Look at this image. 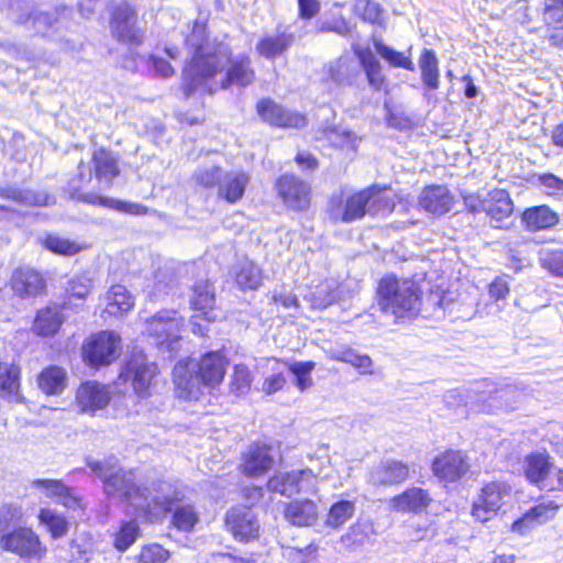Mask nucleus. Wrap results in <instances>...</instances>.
<instances>
[{
    "label": "nucleus",
    "mask_w": 563,
    "mask_h": 563,
    "mask_svg": "<svg viewBox=\"0 0 563 563\" xmlns=\"http://www.w3.org/2000/svg\"><path fill=\"white\" fill-rule=\"evenodd\" d=\"M255 79V71L249 56L231 58L225 44H218L214 54L196 62L184 71V93L189 97L201 89L213 93L231 85L246 87Z\"/></svg>",
    "instance_id": "obj_1"
},
{
    "label": "nucleus",
    "mask_w": 563,
    "mask_h": 563,
    "mask_svg": "<svg viewBox=\"0 0 563 563\" xmlns=\"http://www.w3.org/2000/svg\"><path fill=\"white\" fill-rule=\"evenodd\" d=\"M419 284H378L377 305L384 314L394 317L396 323L415 320L420 312L430 316L453 302V292L433 284L426 291L415 287Z\"/></svg>",
    "instance_id": "obj_2"
},
{
    "label": "nucleus",
    "mask_w": 563,
    "mask_h": 563,
    "mask_svg": "<svg viewBox=\"0 0 563 563\" xmlns=\"http://www.w3.org/2000/svg\"><path fill=\"white\" fill-rule=\"evenodd\" d=\"M229 360L223 350L208 351L198 360L183 358L173 371V382L179 396L191 399L200 393V386L216 388L225 377Z\"/></svg>",
    "instance_id": "obj_3"
},
{
    "label": "nucleus",
    "mask_w": 563,
    "mask_h": 563,
    "mask_svg": "<svg viewBox=\"0 0 563 563\" xmlns=\"http://www.w3.org/2000/svg\"><path fill=\"white\" fill-rule=\"evenodd\" d=\"M393 208L394 202L384 190L369 187L352 195L345 202L341 196H333L328 205V213L334 222H352L366 213L390 212Z\"/></svg>",
    "instance_id": "obj_4"
},
{
    "label": "nucleus",
    "mask_w": 563,
    "mask_h": 563,
    "mask_svg": "<svg viewBox=\"0 0 563 563\" xmlns=\"http://www.w3.org/2000/svg\"><path fill=\"white\" fill-rule=\"evenodd\" d=\"M0 549L23 563H41L48 554L42 536L27 525L15 526L0 534Z\"/></svg>",
    "instance_id": "obj_5"
},
{
    "label": "nucleus",
    "mask_w": 563,
    "mask_h": 563,
    "mask_svg": "<svg viewBox=\"0 0 563 563\" xmlns=\"http://www.w3.org/2000/svg\"><path fill=\"white\" fill-rule=\"evenodd\" d=\"M120 345V335L112 331L92 333L81 345V358L93 369L109 366L118 358Z\"/></svg>",
    "instance_id": "obj_6"
},
{
    "label": "nucleus",
    "mask_w": 563,
    "mask_h": 563,
    "mask_svg": "<svg viewBox=\"0 0 563 563\" xmlns=\"http://www.w3.org/2000/svg\"><path fill=\"white\" fill-rule=\"evenodd\" d=\"M278 443L258 439L252 441L241 453L238 470L247 478H260L267 475L276 465L275 451Z\"/></svg>",
    "instance_id": "obj_7"
},
{
    "label": "nucleus",
    "mask_w": 563,
    "mask_h": 563,
    "mask_svg": "<svg viewBox=\"0 0 563 563\" xmlns=\"http://www.w3.org/2000/svg\"><path fill=\"white\" fill-rule=\"evenodd\" d=\"M511 487L503 481L484 483L471 506V516L476 522L486 523L498 516L510 496Z\"/></svg>",
    "instance_id": "obj_8"
},
{
    "label": "nucleus",
    "mask_w": 563,
    "mask_h": 563,
    "mask_svg": "<svg viewBox=\"0 0 563 563\" xmlns=\"http://www.w3.org/2000/svg\"><path fill=\"white\" fill-rule=\"evenodd\" d=\"M223 527L240 543H252L261 537L257 515L246 505H234L223 517Z\"/></svg>",
    "instance_id": "obj_9"
},
{
    "label": "nucleus",
    "mask_w": 563,
    "mask_h": 563,
    "mask_svg": "<svg viewBox=\"0 0 563 563\" xmlns=\"http://www.w3.org/2000/svg\"><path fill=\"white\" fill-rule=\"evenodd\" d=\"M161 371L155 362H148L140 356H131L124 364L120 378L129 383L133 391L141 398L152 395Z\"/></svg>",
    "instance_id": "obj_10"
},
{
    "label": "nucleus",
    "mask_w": 563,
    "mask_h": 563,
    "mask_svg": "<svg viewBox=\"0 0 563 563\" xmlns=\"http://www.w3.org/2000/svg\"><path fill=\"white\" fill-rule=\"evenodd\" d=\"M430 467L433 476L445 485L462 481L471 471L466 452L454 448H448L437 454Z\"/></svg>",
    "instance_id": "obj_11"
},
{
    "label": "nucleus",
    "mask_w": 563,
    "mask_h": 563,
    "mask_svg": "<svg viewBox=\"0 0 563 563\" xmlns=\"http://www.w3.org/2000/svg\"><path fill=\"white\" fill-rule=\"evenodd\" d=\"M317 474L310 468L279 472L272 475L266 486L269 492L285 497H292L301 493L316 490Z\"/></svg>",
    "instance_id": "obj_12"
},
{
    "label": "nucleus",
    "mask_w": 563,
    "mask_h": 563,
    "mask_svg": "<svg viewBox=\"0 0 563 563\" xmlns=\"http://www.w3.org/2000/svg\"><path fill=\"white\" fill-rule=\"evenodd\" d=\"M184 320L175 310H161L146 320L145 335L159 347L170 349L180 340Z\"/></svg>",
    "instance_id": "obj_13"
},
{
    "label": "nucleus",
    "mask_w": 563,
    "mask_h": 563,
    "mask_svg": "<svg viewBox=\"0 0 563 563\" xmlns=\"http://www.w3.org/2000/svg\"><path fill=\"white\" fill-rule=\"evenodd\" d=\"M108 496H119L125 504L135 509L148 499L147 487L136 484L125 471H118L102 478Z\"/></svg>",
    "instance_id": "obj_14"
},
{
    "label": "nucleus",
    "mask_w": 563,
    "mask_h": 563,
    "mask_svg": "<svg viewBox=\"0 0 563 563\" xmlns=\"http://www.w3.org/2000/svg\"><path fill=\"white\" fill-rule=\"evenodd\" d=\"M433 505V496L427 488L409 486L394 495L389 501V509L397 514L421 516L428 514Z\"/></svg>",
    "instance_id": "obj_15"
},
{
    "label": "nucleus",
    "mask_w": 563,
    "mask_h": 563,
    "mask_svg": "<svg viewBox=\"0 0 563 563\" xmlns=\"http://www.w3.org/2000/svg\"><path fill=\"white\" fill-rule=\"evenodd\" d=\"M209 286L210 284H195L192 288L194 295L190 305L199 313L191 318V331L199 336H206L208 332V329L202 327L200 320L208 323L217 320V314L214 313L216 297Z\"/></svg>",
    "instance_id": "obj_16"
},
{
    "label": "nucleus",
    "mask_w": 563,
    "mask_h": 563,
    "mask_svg": "<svg viewBox=\"0 0 563 563\" xmlns=\"http://www.w3.org/2000/svg\"><path fill=\"white\" fill-rule=\"evenodd\" d=\"M111 391L108 385L97 380H86L79 384L75 394V405L80 413L95 415L107 408L111 401Z\"/></svg>",
    "instance_id": "obj_17"
},
{
    "label": "nucleus",
    "mask_w": 563,
    "mask_h": 563,
    "mask_svg": "<svg viewBox=\"0 0 563 563\" xmlns=\"http://www.w3.org/2000/svg\"><path fill=\"white\" fill-rule=\"evenodd\" d=\"M111 32L120 42L139 44L142 32L136 26V13L129 3H120L112 12Z\"/></svg>",
    "instance_id": "obj_18"
},
{
    "label": "nucleus",
    "mask_w": 563,
    "mask_h": 563,
    "mask_svg": "<svg viewBox=\"0 0 563 563\" xmlns=\"http://www.w3.org/2000/svg\"><path fill=\"white\" fill-rule=\"evenodd\" d=\"M69 186V197L71 199L92 206H101L121 213L132 216H144L148 213V208L144 205L120 200L112 197L101 196L96 192L80 194L79 187L73 186L71 184Z\"/></svg>",
    "instance_id": "obj_19"
},
{
    "label": "nucleus",
    "mask_w": 563,
    "mask_h": 563,
    "mask_svg": "<svg viewBox=\"0 0 563 563\" xmlns=\"http://www.w3.org/2000/svg\"><path fill=\"white\" fill-rule=\"evenodd\" d=\"M181 498L166 496L161 501L164 512H170V526L180 532H192L200 521V516L194 504L179 505Z\"/></svg>",
    "instance_id": "obj_20"
},
{
    "label": "nucleus",
    "mask_w": 563,
    "mask_h": 563,
    "mask_svg": "<svg viewBox=\"0 0 563 563\" xmlns=\"http://www.w3.org/2000/svg\"><path fill=\"white\" fill-rule=\"evenodd\" d=\"M278 196L294 210H306L310 206V187L294 175H284L277 183Z\"/></svg>",
    "instance_id": "obj_21"
},
{
    "label": "nucleus",
    "mask_w": 563,
    "mask_h": 563,
    "mask_svg": "<svg viewBox=\"0 0 563 563\" xmlns=\"http://www.w3.org/2000/svg\"><path fill=\"white\" fill-rule=\"evenodd\" d=\"M410 478V464L396 459L382 461L371 473V481L376 487L399 486Z\"/></svg>",
    "instance_id": "obj_22"
},
{
    "label": "nucleus",
    "mask_w": 563,
    "mask_h": 563,
    "mask_svg": "<svg viewBox=\"0 0 563 563\" xmlns=\"http://www.w3.org/2000/svg\"><path fill=\"white\" fill-rule=\"evenodd\" d=\"M63 310L64 307L57 303L38 309L31 324L32 333L42 339L58 334L65 322Z\"/></svg>",
    "instance_id": "obj_23"
},
{
    "label": "nucleus",
    "mask_w": 563,
    "mask_h": 563,
    "mask_svg": "<svg viewBox=\"0 0 563 563\" xmlns=\"http://www.w3.org/2000/svg\"><path fill=\"white\" fill-rule=\"evenodd\" d=\"M257 113L267 123L282 128H302L307 120L303 114L288 112L271 99H263L257 103Z\"/></svg>",
    "instance_id": "obj_24"
},
{
    "label": "nucleus",
    "mask_w": 563,
    "mask_h": 563,
    "mask_svg": "<svg viewBox=\"0 0 563 563\" xmlns=\"http://www.w3.org/2000/svg\"><path fill=\"white\" fill-rule=\"evenodd\" d=\"M295 34L288 27H277L275 32L265 34L256 44V53L274 59L286 53L295 42Z\"/></svg>",
    "instance_id": "obj_25"
},
{
    "label": "nucleus",
    "mask_w": 563,
    "mask_h": 563,
    "mask_svg": "<svg viewBox=\"0 0 563 563\" xmlns=\"http://www.w3.org/2000/svg\"><path fill=\"white\" fill-rule=\"evenodd\" d=\"M560 509V505L554 500L539 503L529 508L521 517L516 519L510 530L518 534H525L531 523H544L555 517Z\"/></svg>",
    "instance_id": "obj_26"
},
{
    "label": "nucleus",
    "mask_w": 563,
    "mask_h": 563,
    "mask_svg": "<svg viewBox=\"0 0 563 563\" xmlns=\"http://www.w3.org/2000/svg\"><path fill=\"white\" fill-rule=\"evenodd\" d=\"M553 461L548 452H531L523 459V476L531 485L544 483L551 475Z\"/></svg>",
    "instance_id": "obj_27"
},
{
    "label": "nucleus",
    "mask_w": 563,
    "mask_h": 563,
    "mask_svg": "<svg viewBox=\"0 0 563 563\" xmlns=\"http://www.w3.org/2000/svg\"><path fill=\"white\" fill-rule=\"evenodd\" d=\"M68 385L66 368L59 365H47L36 376V386L45 396L60 395Z\"/></svg>",
    "instance_id": "obj_28"
},
{
    "label": "nucleus",
    "mask_w": 563,
    "mask_h": 563,
    "mask_svg": "<svg viewBox=\"0 0 563 563\" xmlns=\"http://www.w3.org/2000/svg\"><path fill=\"white\" fill-rule=\"evenodd\" d=\"M453 200V196L446 187L429 186L422 190L419 206L429 213L441 216L451 210Z\"/></svg>",
    "instance_id": "obj_29"
},
{
    "label": "nucleus",
    "mask_w": 563,
    "mask_h": 563,
    "mask_svg": "<svg viewBox=\"0 0 563 563\" xmlns=\"http://www.w3.org/2000/svg\"><path fill=\"white\" fill-rule=\"evenodd\" d=\"M283 516L292 526L308 527L318 519V506L311 499L289 501L284 506Z\"/></svg>",
    "instance_id": "obj_30"
},
{
    "label": "nucleus",
    "mask_w": 563,
    "mask_h": 563,
    "mask_svg": "<svg viewBox=\"0 0 563 563\" xmlns=\"http://www.w3.org/2000/svg\"><path fill=\"white\" fill-rule=\"evenodd\" d=\"M374 534V525L368 520L358 519L340 537L339 542L346 551H356L369 544Z\"/></svg>",
    "instance_id": "obj_31"
},
{
    "label": "nucleus",
    "mask_w": 563,
    "mask_h": 563,
    "mask_svg": "<svg viewBox=\"0 0 563 563\" xmlns=\"http://www.w3.org/2000/svg\"><path fill=\"white\" fill-rule=\"evenodd\" d=\"M249 181L250 177L243 170H224L218 188V196L230 203H235L243 197Z\"/></svg>",
    "instance_id": "obj_32"
},
{
    "label": "nucleus",
    "mask_w": 563,
    "mask_h": 563,
    "mask_svg": "<svg viewBox=\"0 0 563 563\" xmlns=\"http://www.w3.org/2000/svg\"><path fill=\"white\" fill-rule=\"evenodd\" d=\"M185 45L190 49V53H192L194 56L192 60L186 66L184 71L188 67H191L196 62L212 56L217 47V45L211 47L207 42L206 24L199 21H195L190 34L186 35Z\"/></svg>",
    "instance_id": "obj_33"
},
{
    "label": "nucleus",
    "mask_w": 563,
    "mask_h": 563,
    "mask_svg": "<svg viewBox=\"0 0 563 563\" xmlns=\"http://www.w3.org/2000/svg\"><path fill=\"white\" fill-rule=\"evenodd\" d=\"M521 219L528 230L540 231L556 225L559 223L560 216L549 206L541 205L526 209Z\"/></svg>",
    "instance_id": "obj_34"
},
{
    "label": "nucleus",
    "mask_w": 563,
    "mask_h": 563,
    "mask_svg": "<svg viewBox=\"0 0 563 563\" xmlns=\"http://www.w3.org/2000/svg\"><path fill=\"white\" fill-rule=\"evenodd\" d=\"M37 521L44 527L53 540L66 537L70 529V522L64 514L48 507H43L36 515Z\"/></svg>",
    "instance_id": "obj_35"
},
{
    "label": "nucleus",
    "mask_w": 563,
    "mask_h": 563,
    "mask_svg": "<svg viewBox=\"0 0 563 563\" xmlns=\"http://www.w3.org/2000/svg\"><path fill=\"white\" fill-rule=\"evenodd\" d=\"M21 367L15 363L0 362V395L3 398L21 400Z\"/></svg>",
    "instance_id": "obj_36"
},
{
    "label": "nucleus",
    "mask_w": 563,
    "mask_h": 563,
    "mask_svg": "<svg viewBox=\"0 0 563 563\" xmlns=\"http://www.w3.org/2000/svg\"><path fill=\"white\" fill-rule=\"evenodd\" d=\"M67 10L68 9L66 7H63L62 9H56L54 13L44 12L42 10H35L32 13H30L25 19L19 18L18 21L20 23H30L36 33L46 36L51 35L49 31L52 29H57V25L62 23V12H66Z\"/></svg>",
    "instance_id": "obj_37"
},
{
    "label": "nucleus",
    "mask_w": 563,
    "mask_h": 563,
    "mask_svg": "<svg viewBox=\"0 0 563 563\" xmlns=\"http://www.w3.org/2000/svg\"><path fill=\"white\" fill-rule=\"evenodd\" d=\"M96 177L104 180L107 186L112 185L113 179L120 174L118 159L110 151L99 148L92 155Z\"/></svg>",
    "instance_id": "obj_38"
},
{
    "label": "nucleus",
    "mask_w": 563,
    "mask_h": 563,
    "mask_svg": "<svg viewBox=\"0 0 563 563\" xmlns=\"http://www.w3.org/2000/svg\"><path fill=\"white\" fill-rule=\"evenodd\" d=\"M329 77L339 85H350L358 74V65L349 55L340 56L325 66Z\"/></svg>",
    "instance_id": "obj_39"
},
{
    "label": "nucleus",
    "mask_w": 563,
    "mask_h": 563,
    "mask_svg": "<svg viewBox=\"0 0 563 563\" xmlns=\"http://www.w3.org/2000/svg\"><path fill=\"white\" fill-rule=\"evenodd\" d=\"M484 212L496 221H501L512 213V201L504 189H494L488 192Z\"/></svg>",
    "instance_id": "obj_40"
},
{
    "label": "nucleus",
    "mask_w": 563,
    "mask_h": 563,
    "mask_svg": "<svg viewBox=\"0 0 563 563\" xmlns=\"http://www.w3.org/2000/svg\"><path fill=\"white\" fill-rule=\"evenodd\" d=\"M142 536V530L136 520L121 521L118 529L113 533V548L119 552H125Z\"/></svg>",
    "instance_id": "obj_41"
},
{
    "label": "nucleus",
    "mask_w": 563,
    "mask_h": 563,
    "mask_svg": "<svg viewBox=\"0 0 563 563\" xmlns=\"http://www.w3.org/2000/svg\"><path fill=\"white\" fill-rule=\"evenodd\" d=\"M355 512V503L352 500L341 499L333 503L327 512L325 526L333 530L343 527Z\"/></svg>",
    "instance_id": "obj_42"
},
{
    "label": "nucleus",
    "mask_w": 563,
    "mask_h": 563,
    "mask_svg": "<svg viewBox=\"0 0 563 563\" xmlns=\"http://www.w3.org/2000/svg\"><path fill=\"white\" fill-rule=\"evenodd\" d=\"M421 79L432 90L440 86L439 62L433 51L424 48L419 58Z\"/></svg>",
    "instance_id": "obj_43"
},
{
    "label": "nucleus",
    "mask_w": 563,
    "mask_h": 563,
    "mask_svg": "<svg viewBox=\"0 0 563 563\" xmlns=\"http://www.w3.org/2000/svg\"><path fill=\"white\" fill-rule=\"evenodd\" d=\"M332 360L353 366L361 375L372 374L373 361L367 354H358L352 347L345 346L334 353Z\"/></svg>",
    "instance_id": "obj_44"
},
{
    "label": "nucleus",
    "mask_w": 563,
    "mask_h": 563,
    "mask_svg": "<svg viewBox=\"0 0 563 563\" xmlns=\"http://www.w3.org/2000/svg\"><path fill=\"white\" fill-rule=\"evenodd\" d=\"M341 298L340 291L336 287H330L328 284H316L309 295L311 307L317 310H322L335 302Z\"/></svg>",
    "instance_id": "obj_45"
},
{
    "label": "nucleus",
    "mask_w": 563,
    "mask_h": 563,
    "mask_svg": "<svg viewBox=\"0 0 563 563\" xmlns=\"http://www.w3.org/2000/svg\"><path fill=\"white\" fill-rule=\"evenodd\" d=\"M108 308L111 313L129 311L133 305V297L125 289L124 284H112L108 291Z\"/></svg>",
    "instance_id": "obj_46"
},
{
    "label": "nucleus",
    "mask_w": 563,
    "mask_h": 563,
    "mask_svg": "<svg viewBox=\"0 0 563 563\" xmlns=\"http://www.w3.org/2000/svg\"><path fill=\"white\" fill-rule=\"evenodd\" d=\"M360 64L366 73L368 82L375 89H379L384 81L382 74V67L377 58L372 52H360L358 53Z\"/></svg>",
    "instance_id": "obj_47"
},
{
    "label": "nucleus",
    "mask_w": 563,
    "mask_h": 563,
    "mask_svg": "<svg viewBox=\"0 0 563 563\" xmlns=\"http://www.w3.org/2000/svg\"><path fill=\"white\" fill-rule=\"evenodd\" d=\"M172 556V552L165 549L161 543L152 542L141 547L135 556V563H166Z\"/></svg>",
    "instance_id": "obj_48"
},
{
    "label": "nucleus",
    "mask_w": 563,
    "mask_h": 563,
    "mask_svg": "<svg viewBox=\"0 0 563 563\" xmlns=\"http://www.w3.org/2000/svg\"><path fill=\"white\" fill-rule=\"evenodd\" d=\"M316 368L313 361L296 362L288 365L289 372L295 376V385L300 391L312 386L311 372Z\"/></svg>",
    "instance_id": "obj_49"
},
{
    "label": "nucleus",
    "mask_w": 563,
    "mask_h": 563,
    "mask_svg": "<svg viewBox=\"0 0 563 563\" xmlns=\"http://www.w3.org/2000/svg\"><path fill=\"white\" fill-rule=\"evenodd\" d=\"M253 383V376L249 367L244 364H236L233 367L230 388L236 395H244L250 391Z\"/></svg>",
    "instance_id": "obj_50"
},
{
    "label": "nucleus",
    "mask_w": 563,
    "mask_h": 563,
    "mask_svg": "<svg viewBox=\"0 0 563 563\" xmlns=\"http://www.w3.org/2000/svg\"><path fill=\"white\" fill-rule=\"evenodd\" d=\"M374 47L376 52L393 66L402 67L408 70H415V65L410 57L402 53L396 52L393 48L386 46L382 41L375 40Z\"/></svg>",
    "instance_id": "obj_51"
},
{
    "label": "nucleus",
    "mask_w": 563,
    "mask_h": 563,
    "mask_svg": "<svg viewBox=\"0 0 563 563\" xmlns=\"http://www.w3.org/2000/svg\"><path fill=\"white\" fill-rule=\"evenodd\" d=\"M223 174L224 170L219 166L200 167L195 172L194 179L205 188H219Z\"/></svg>",
    "instance_id": "obj_52"
},
{
    "label": "nucleus",
    "mask_w": 563,
    "mask_h": 563,
    "mask_svg": "<svg viewBox=\"0 0 563 563\" xmlns=\"http://www.w3.org/2000/svg\"><path fill=\"white\" fill-rule=\"evenodd\" d=\"M44 245L51 252L66 256L75 255L81 250L76 242L58 235H48L44 241Z\"/></svg>",
    "instance_id": "obj_53"
},
{
    "label": "nucleus",
    "mask_w": 563,
    "mask_h": 563,
    "mask_svg": "<svg viewBox=\"0 0 563 563\" xmlns=\"http://www.w3.org/2000/svg\"><path fill=\"white\" fill-rule=\"evenodd\" d=\"M56 501L67 510L85 511L87 508L85 498L77 494L74 487L66 484Z\"/></svg>",
    "instance_id": "obj_54"
},
{
    "label": "nucleus",
    "mask_w": 563,
    "mask_h": 563,
    "mask_svg": "<svg viewBox=\"0 0 563 563\" xmlns=\"http://www.w3.org/2000/svg\"><path fill=\"white\" fill-rule=\"evenodd\" d=\"M328 141L338 147H356L357 137L356 135L347 130L331 128L324 131Z\"/></svg>",
    "instance_id": "obj_55"
},
{
    "label": "nucleus",
    "mask_w": 563,
    "mask_h": 563,
    "mask_svg": "<svg viewBox=\"0 0 563 563\" xmlns=\"http://www.w3.org/2000/svg\"><path fill=\"white\" fill-rule=\"evenodd\" d=\"M31 486L41 489L45 497L57 500L65 483L55 478H35L31 482Z\"/></svg>",
    "instance_id": "obj_56"
},
{
    "label": "nucleus",
    "mask_w": 563,
    "mask_h": 563,
    "mask_svg": "<svg viewBox=\"0 0 563 563\" xmlns=\"http://www.w3.org/2000/svg\"><path fill=\"white\" fill-rule=\"evenodd\" d=\"M539 181L543 187V190L549 196H562L563 195V179L556 177L553 174H543L539 177Z\"/></svg>",
    "instance_id": "obj_57"
},
{
    "label": "nucleus",
    "mask_w": 563,
    "mask_h": 563,
    "mask_svg": "<svg viewBox=\"0 0 563 563\" xmlns=\"http://www.w3.org/2000/svg\"><path fill=\"white\" fill-rule=\"evenodd\" d=\"M544 20L551 23L563 21V0H544Z\"/></svg>",
    "instance_id": "obj_58"
},
{
    "label": "nucleus",
    "mask_w": 563,
    "mask_h": 563,
    "mask_svg": "<svg viewBox=\"0 0 563 563\" xmlns=\"http://www.w3.org/2000/svg\"><path fill=\"white\" fill-rule=\"evenodd\" d=\"M148 69L162 78H168L174 75V68L170 64L157 56H151L148 59Z\"/></svg>",
    "instance_id": "obj_59"
},
{
    "label": "nucleus",
    "mask_w": 563,
    "mask_h": 563,
    "mask_svg": "<svg viewBox=\"0 0 563 563\" xmlns=\"http://www.w3.org/2000/svg\"><path fill=\"white\" fill-rule=\"evenodd\" d=\"M543 266L548 268L553 276L563 278V251L550 253L543 258Z\"/></svg>",
    "instance_id": "obj_60"
},
{
    "label": "nucleus",
    "mask_w": 563,
    "mask_h": 563,
    "mask_svg": "<svg viewBox=\"0 0 563 563\" xmlns=\"http://www.w3.org/2000/svg\"><path fill=\"white\" fill-rule=\"evenodd\" d=\"M286 377L283 373H277L265 378L262 389L265 395L269 396L282 390L286 385Z\"/></svg>",
    "instance_id": "obj_61"
},
{
    "label": "nucleus",
    "mask_w": 563,
    "mask_h": 563,
    "mask_svg": "<svg viewBox=\"0 0 563 563\" xmlns=\"http://www.w3.org/2000/svg\"><path fill=\"white\" fill-rule=\"evenodd\" d=\"M318 33L335 32L340 35H347L350 29L344 21H319L316 24Z\"/></svg>",
    "instance_id": "obj_62"
},
{
    "label": "nucleus",
    "mask_w": 563,
    "mask_h": 563,
    "mask_svg": "<svg viewBox=\"0 0 563 563\" xmlns=\"http://www.w3.org/2000/svg\"><path fill=\"white\" fill-rule=\"evenodd\" d=\"M463 200L466 209L472 213L485 210L486 198L482 199L477 194H463Z\"/></svg>",
    "instance_id": "obj_63"
},
{
    "label": "nucleus",
    "mask_w": 563,
    "mask_h": 563,
    "mask_svg": "<svg viewBox=\"0 0 563 563\" xmlns=\"http://www.w3.org/2000/svg\"><path fill=\"white\" fill-rule=\"evenodd\" d=\"M257 268L249 260L240 263L236 282H254L257 278Z\"/></svg>",
    "instance_id": "obj_64"
}]
</instances>
